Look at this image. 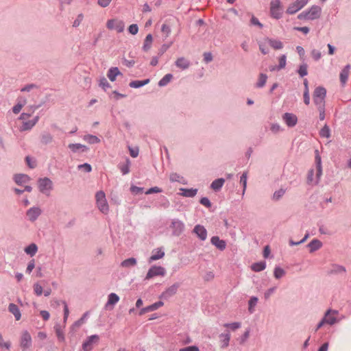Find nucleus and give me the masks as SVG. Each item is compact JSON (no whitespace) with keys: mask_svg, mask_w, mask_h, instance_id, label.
<instances>
[{"mask_svg":"<svg viewBox=\"0 0 351 351\" xmlns=\"http://www.w3.org/2000/svg\"><path fill=\"white\" fill-rule=\"evenodd\" d=\"M266 264L265 262L256 263L252 265L251 269L256 272L263 271L265 269Z\"/></svg>","mask_w":351,"mask_h":351,"instance_id":"f704fd0d","label":"nucleus"},{"mask_svg":"<svg viewBox=\"0 0 351 351\" xmlns=\"http://www.w3.org/2000/svg\"><path fill=\"white\" fill-rule=\"evenodd\" d=\"M119 75H121L119 69L117 67H112L108 70L107 76L110 81L114 82L116 80V77Z\"/></svg>","mask_w":351,"mask_h":351,"instance_id":"a878e982","label":"nucleus"},{"mask_svg":"<svg viewBox=\"0 0 351 351\" xmlns=\"http://www.w3.org/2000/svg\"><path fill=\"white\" fill-rule=\"evenodd\" d=\"M176 65L182 69H186L189 66L190 62L187 59L182 57L177 59Z\"/></svg>","mask_w":351,"mask_h":351,"instance_id":"393cba45","label":"nucleus"},{"mask_svg":"<svg viewBox=\"0 0 351 351\" xmlns=\"http://www.w3.org/2000/svg\"><path fill=\"white\" fill-rule=\"evenodd\" d=\"M11 342L8 341H3V336L1 335V333L0 332V348H5L8 350H9L10 348H11Z\"/></svg>","mask_w":351,"mask_h":351,"instance_id":"c03bdc74","label":"nucleus"},{"mask_svg":"<svg viewBox=\"0 0 351 351\" xmlns=\"http://www.w3.org/2000/svg\"><path fill=\"white\" fill-rule=\"evenodd\" d=\"M161 32L165 38H167L171 34V28L167 24H163L161 27Z\"/></svg>","mask_w":351,"mask_h":351,"instance_id":"de8ad7c7","label":"nucleus"},{"mask_svg":"<svg viewBox=\"0 0 351 351\" xmlns=\"http://www.w3.org/2000/svg\"><path fill=\"white\" fill-rule=\"evenodd\" d=\"M20 346L23 351L25 349L29 348L32 346V337L28 331L25 330L22 332Z\"/></svg>","mask_w":351,"mask_h":351,"instance_id":"6e6552de","label":"nucleus"},{"mask_svg":"<svg viewBox=\"0 0 351 351\" xmlns=\"http://www.w3.org/2000/svg\"><path fill=\"white\" fill-rule=\"evenodd\" d=\"M223 326L226 328H228L232 330H235L241 327V324L239 322H234L231 324H225Z\"/></svg>","mask_w":351,"mask_h":351,"instance_id":"09e8293b","label":"nucleus"},{"mask_svg":"<svg viewBox=\"0 0 351 351\" xmlns=\"http://www.w3.org/2000/svg\"><path fill=\"white\" fill-rule=\"evenodd\" d=\"M178 284H174V285L170 286L169 287H168L162 293V296L165 297V298L172 296V295H173L174 294L176 293V292L178 291Z\"/></svg>","mask_w":351,"mask_h":351,"instance_id":"5701e85b","label":"nucleus"},{"mask_svg":"<svg viewBox=\"0 0 351 351\" xmlns=\"http://www.w3.org/2000/svg\"><path fill=\"white\" fill-rule=\"evenodd\" d=\"M38 251L37 245L34 243H32L27 247L25 248V252L26 254H29L30 256H34Z\"/></svg>","mask_w":351,"mask_h":351,"instance_id":"c9c22d12","label":"nucleus"},{"mask_svg":"<svg viewBox=\"0 0 351 351\" xmlns=\"http://www.w3.org/2000/svg\"><path fill=\"white\" fill-rule=\"evenodd\" d=\"M52 181L47 178H40L38 180V188L40 192L49 195L50 191L52 189Z\"/></svg>","mask_w":351,"mask_h":351,"instance_id":"423d86ee","label":"nucleus"},{"mask_svg":"<svg viewBox=\"0 0 351 351\" xmlns=\"http://www.w3.org/2000/svg\"><path fill=\"white\" fill-rule=\"evenodd\" d=\"M34 291L37 295H40L43 293V287L36 283L34 285Z\"/></svg>","mask_w":351,"mask_h":351,"instance_id":"680f3d73","label":"nucleus"},{"mask_svg":"<svg viewBox=\"0 0 351 351\" xmlns=\"http://www.w3.org/2000/svg\"><path fill=\"white\" fill-rule=\"evenodd\" d=\"M165 256V252L162 248H157L152 252V255L149 258V263H152L153 261L162 258Z\"/></svg>","mask_w":351,"mask_h":351,"instance_id":"f3484780","label":"nucleus"},{"mask_svg":"<svg viewBox=\"0 0 351 351\" xmlns=\"http://www.w3.org/2000/svg\"><path fill=\"white\" fill-rule=\"evenodd\" d=\"M173 78V75L170 73L166 74L158 82L160 86H166Z\"/></svg>","mask_w":351,"mask_h":351,"instance_id":"58836bf2","label":"nucleus"},{"mask_svg":"<svg viewBox=\"0 0 351 351\" xmlns=\"http://www.w3.org/2000/svg\"><path fill=\"white\" fill-rule=\"evenodd\" d=\"M304 102L306 105H308L310 104V96H309V90H304Z\"/></svg>","mask_w":351,"mask_h":351,"instance_id":"69168bd1","label":"nucleus"},{"mask_svg":"<svg viewBox=\"0 0 351 351\" xmlns=\"http://www.w3.org/2000/svg\"><path fill=\"white\" fill-rule=\"evenodd\" d=\"M321 8L319 6L313 5L306 12L307 20H313L319 17Z\"/></svg>","mask_w":351,"mask_h":351,"instance_id":"f8f14e48","label":"nucleus"},{"mask_svg":"<svg viewBox=\"0 0 351 351\" xmlns=\"http://www.w3.org/2000/svg\"><path fill=\"white\" fill-rule=\"evenodd\" d=\"M99 336L93 335L88 337V339L83 343L82 348L85 351H90L93 348V344L97 342Z\"/></svg>","mask_w":351,"mask_h":351,"instance_id":"9d476101","label":"nucleus"},{"mask_svg":"<svg viewBox=\"0 0 351 351\" xmlns=\"http://www.w3.org/2000/svg\"><path fill=\"white\" fill-rule=\"evenodd\" d=\"M53 137L50 134H44L42 136L41 141L44 144L49 143L52 141Z\"/></svg>","mask_w":351,"mask_h":351,"instance_id":"603ef678","label":"nucleus"},{"mask_svg":"<svg viewBox=\"0 0 351 351\" xmlns=\"http://www.w3.org/2000/svg\"><path fill=\"white\" fill-rule=\"evenodd\" d=\"M84 140L90 144L99 143L100 142V139L97 136L90 134L85 136Z\"/></svg>","mask_w":351,"mask_h":351,"instance_id":"a19ab883","label":"nucleus"},{"mask_svg":"<svg viewBox=\"0 0 351 351\" xmlns=\"http://www.w3.org/2000/svg\"><path fill=\"white\" fill-rule=\"evenodd\" d=\"M315 162L317 165V178L319 180L322 173V167L321 157L317 150L315 151Z\"/></svg>","mask_w":351,"mask_h":351,"instance_id":"412c9836","label":"nucleus"},{"mask_svg":"<svg viewBox=\"0 0 351 351\" xmlns=\"http://www.w3.org/2000/svg\"><path fill=\"white\" fill-rule=\"evenodd\" d=\"M221 347L222 348H227L229 345L230 339V334L229 332L222 333L219 335Z\"/></svg>","mask_w":351,"mask_h":351,"instance_id":"4be33fe9","label":"nucleus"},{"mask_svg":"<svg viewBox=\"0 0 351 351\" xmlns=\"http://www.w3.org/2000/svg\"><path fill=\"white\" fill-rule=\"evenodd\" d=\"M83 19L84 15L82 14H78L76 19L73 21V26L75 27H78L83 21Z\"/></svg>","mask_w":351,"mask_h":351,"instance_id":"13d9d810","label":"nucleus"},{"mask_svg":"<svg viewBox=\"0 0 351 351\" xmlns=\"http://www.w3.org/2000/svg\"><path fill=\"white\" fill-rule=\"evenodd\" d=\"M308 2V0H296L294 3L289 5L287 12L290 14H293L304 8Z\"/></svg>","mask_w":351,"mask_h":351,"instance_id":"0eeeda50","label":"nucleus"},{"mask_svg":"<svg viewBox=\"0 0 351 351\" xmlns=\"http://www.w3.org/2000/svg\"><path fill=\"white\" fill-rule=\"evenodd\" d=\"M285 274V271L280 267H276L274 269V275L276 278L279 279Z\"/></svg>","mask_w":351,"mask_h":351,"instance_id":"a18cd8bd","label":"nucleus"},{"mask_svg":"<svg viewBox=\"0 0 351 351\" xmlns=\"http://www.w3.org/2000/svg\"><path fill=\"white\" fill-rule=\"evenodd\" d=\"M41 214V210L38 207L30 208L27 211V216L30 221H35Z\"/></svg>","mask_w":351,"mask_h":351,"instance_id":"2eb2a0df","label":"nucleus"},{"mask_svg":"<svg viewBox=\"0 0 351 351\" xmlns=\"http://www.w3.org/2000/svg\"><path fill=\"white\" fill-rule=\"evenodd\" d=\"M267 80V76L265 74L261 73L258 77V82L256 83V86L258 88H261L265 86Z\"/></svg>","mask_w":351,"mask_h":351,"instance_id":"ea45409f","label":"nucleus"},{"mask_svg":"<svg viewBox=\"0 0 351 351\" xmlns=\"http://www.w3.org/2000/svg\"><path fill=\"white\" fill-rule=\"evenodd\" d=\"M29 114L27 113H23L21 114L20 119L23 121L22 130H27L31 129L35 124L37 123L38 120V117H36L34 119L29 121H25L29 117Z\"/></svg>","mask_w":351,"mask_h":351,"instance_id":"1a4fd4ad","label":"nucleus"},{"mask_svg":"<svg viewBox=\"0 0 351 351\" xmlns=\"http://www.w3.org/2000/svg\"><path fill=\"white\" fill-rule=\"evenodd\" d=\"M97 205L100 211L104 214L108 213L109 206L104 191H98L95 195Z\"/></svg>","mask_w":351,"mask_h":351,"instance_id":"f03ea898","label":"nucleus"},{"mask_svg":"<svg viewBox=\"0 0 351 351\" xmlns=\"http://www.w3.org/2000/svg\"><path fill=\"white\" fill-rule=\"evenodd\" d=\"M337 314V312L335 311H330L328 310L325 314V316L324 317V319L325 322L328 324L332 325L337 322L336 315Z\"/></svg>","mask_w":351,"mask_h":351,"instance_id":"ddd939ff","label":"nucleus"},{"mask_svg":"<svg viewBox=\"0 0 351 351\" xmlns=\"http://www.w3.org/2000/svg\"><path fill=\"white\" fill-rule=\"evenodd\" d=\"M350 70V65H346L340 73V80L342 84H345L348 78L349 73Z\"/></svg>","mask_w":351,"mask_h":351,"instance_id":"b1692460","label":"nucleus"},{"mask_svg":"<svg viewBox=\"0 0 351 351\" xmlns=\"http://www.w3.org/2000/svg\"><path fill=\"white\" fill-rule=\"evenodd\" d=\"M78 169H83L86 172H90V171H91V169H92L91 166L89 164H88V163H84L83 165H80L78 166Z\"/></svg>","mask_w":351,"mask_h":351,"instance_id":"e2e57ef3","label":"nucleus"},{"mask_svg":"<svg viewBox=\"0 0 351 351\" xmlns=\"http://www.w3.org/2000/svg\"><path fill=\"white\" fill-rule=\"evenodd\" d=\"M267 45H268V44L265 42V39L264 40L263 42L259 44V49L263 54H267L268 53Z\"/></svg>","mask_w":351,"mask_h":351,"instance_id":"6e6d98bb","label":"nucleus"},{"mask_svg":"<svg viewBox=\"0 0 351 351\" xmlns=\"http://www.w3.org/2000/svg\"><path fill=\"white\" fill-rule=\"evenodd\" d=\"M225 182V180L223 178H219L214 180L211 184V188L215 191L219 190Z\"/></svg>","mask_w":351,"mask_h":351,"instance_id":"2f4dec72","label":"nucleus"},{"mask_svg":"<svg viewBox=\"0 0 351 351\" xmlns=\"http://www.w3.org/2000/svg\"><path fill=\"white\" fill-rule=\"evenodd\" d=\"M56 336L60 341L64 342L65 341V337L63 330L61 328L60 325H56L54 327Z\"/></svg>","mask_w":351,"mask_h":351,"instance_id":"473e14b6","label":"nucleus"},{"mask_svg":"<svg viewBox=\"0 0 351 351\" xmlns=\"http://www.w3.org/2000/svg\"><path fill=\"white\" fill-rule=\"evenodd\" d=\"M287 63V57L285 55H282L279 58V65L277 67V69L280 70L285 67Z\"/></svg>","mask_w":351,"mask_h":351,"instance_id":"49530a36","label":"nucleus"},{"mask_svg":"<svg viewBox=\"0 0 351 351\" xmlns=\"http://www.w3.org/2000/svg\"><path fill=\"white\" fill-rule=\"evenodd\" d=\"M265 42L273 49H281L283 47V44L281 41L274 39L265 38Z\"/></svg>","mask_w":351,"mask_h":351,"instance_id":"6ab92c4d","label":"nucleus"},{"mask_svg":"<svg viewBox=\"0 0 351 351\" xmlns=\"http://www.w3.org/2000/svg\"><path fill=\"white\" fill-rule=\"evenodd\" d=\"M311 54L312 58L316 61L319 60L322 57V53L317 49L312 50Z\"/></svg>","mask_w":351,"mask_h":351,"instance_id":"5fc2aeb1","label":"nucleus"},{"mask_svg":"<svg viewBox=\"0 0 351 351\" xmlns=\"http://www.w3.org/2000/svg\"><path fill=\"white\" fill-rule=\"evenodd\" d=\"M99 85L104 89L106 90L108 88H110V84L108 82L107 80L104 77H103L100 80Z\"/></svg>","mask_w":351,"mask_h":351,"instance_id":"0e129e2a","label":"nucleus"},{"mask_svg":"<svg viewBox=\"0 0 351 351\" xmlns=\"http://www.w3.org/2000/svg\"><path fill=\"white\" fill-rule=\"evenodd\" d=\"M210 242L213 245H215L217 248H218L220 250H225L226 247V241L220 239L219 237L217 236L213 237L210 239Z\"/></svg>","mask_w":351,"mask_h":351,"instance_id":"a211bd4d","label":"nucleus"},{"mask_svg":"<svg viewBox=\"0 0 351 351\" xmlns=\"http://www.w3.org/2000/svg\"><path fill=\"white\" fill-rule=\"evenodd\" d=\"M128 30L130 34H132V35H135L138 33V27L137 25L132 24L129 26Z\"/></svg>","mask_w":351,"mask_h":351,"instance_id":"bf43d9fd","label":"nucleus"},{"mask_svg":"<svg viewBox=\"0 0 351 351\" xmlns=\"http://www.w3.org/2000/svg\"><path fill=\"white\" fill-rule=\"evenodd\" d=\"M280 0H273L270 3V14L274 19H280L282 15Z\"/></svg>","mask_w":351,"mask_h":351,"instance_id":"39448f33","label":"nucleus"},{"mask_svg":"<svg viewBox=\"0 0 351 351\" xmlns=\"http://www.w3.org/2000/svg\"><path fill=\"white\" fill-rule=\"evenodd\" d=\"M247 172H245L243 173V175L241 177L240 182L243 184V193L245 191L246 186H247Z\"/></svg>","mask_w":351,"mask_h":351,"instance_id":"4d7b16f0","label":"nucleus"},{"mask_svg":"<svg viewBox=\"0 0 351 351\" xmlns=\"http://www.w3.org/2000/svg\"><path fill=\"white\" fill-rule=\"evenodd\" d=\"M322 243L319 240L313 239L308 243V247L310 249V252H313L314 251L319 250L322 247Z\"/></svg>","mask_w":351,"mask_h":351,"instance_id":"cd10ccee","label":"nucleus"},{"mask_svg":"<svg viewBox=\"0 0 351 351\" xmlns=\"http://www.w3.org/2000/svg\"><path fill=\"white\" fill-rule=\"evenodd\" d=\"M193 232L195 233L202 241H204L207 238V231L203 226H195L193 229Z\"/></svg>","mask_w":351,"mask_h":351,"instance_id":"4468645a","label":"nucleus"},{"mask_svg":"<svg viewBox=\"0 0 351 351\" xmlns=\"http://www.w3.org/2000/svg\"><path fill=\"white\" fill-rule=\"evenodd\" d=\"M326 90L323 87H317L313 95V102L317 107L325 106Z\"/></svg>","mask_w":351,"mask_h":351,"instance_id":"f257e3e1","label":"nucleus"},{"mask_svg":"<svg viewBox=\"0 0 351 351\" xmlns=\"http://www.w3.org/2000/svg\"><path fill=\"white\" fill-rule=\"evenodd\" d=\"M149 82V80L147 79L143 81H132L130 83V86L132 88H139L141 87L145 84H147Z\"/></svg>","mask_w":351,"mask_h":351,"instance_id":"e433bc0d","label":"nucleus"},{"mask_svg":"<svg viewBox=\"0 0 351 351\" xmlns=\"http://www.w3.org/2000/svg\"><path fill=\"white\" fill-rule=\"evenodd\" d=\"M29 178L25 174H19L14 176V181L18 184H22L29 182Z\"/></svg>","mask_w":351,"mask_h":351,"instance_id":"7c9ffc66","label":"nucleus"},{"mask_svg":"<svg viewBox=\"0 0 351 351\" xmlns=\"http://www.w3.org/2000/svg\"><path fill=\"white\" fill-rule=\"evenodd\" d=\"M285 191L281 189L274 193L273 197L274 199L278 200L285 194Z\"/></svg>","mask_w":351,"mask_h":351,"instance_id":"052dcab7","label":"nucleus"},{"mask_svg":"<svg viewBox=\"0 0 351 351\" xmlns=\"http://www.w3.org/2000/svg\"><path fill=\"white\" fill-rule=\"evenodd\" d=\"M152 42H153V37H152V34H147L146 36L145 41H144L143 49L145 51H149L152 47Z\"/></svg>","mask_w":351,"mask_h":351,"instance_id":"c85d7f7f","label":"nucleus"},{"mask_svg":"<svg viewBox=\"0 0 351 351\" xmlns=\"http://www.w3.org/2000/svg\"><path fill=\"white\" fill-rule=\"evenodd\" d=\"M26 99L23 98H20L19 99L18 104L15 105L13 108L12 111L14 114H18L20 112L22 108L26 104Z\"/></svg>","mask_w":351,"mask_h":351,"instance_id":"c756f323","label":"nucleus"},{"mask_svg":"<svg viewBox=\"0 0 351 351\" xmlns=\"http://www.w3.org/2000/svg\"><path fill=\"white\" fill-rule=\"evenodd\" d=\"M180 351H199V348L195 346H192L181 348Z\"/></svg>","mask_w":351,"mask_h":351,"instance_id":"774afa93","label":"nucleus"},{"mask_svg":"<svg viewBox=\"0 0 351 351\" xmlns=\"http://www.w3.org/2000/svg\"><path fill=\"white\" fill-rule=\"evenodd\" d=\"M200 203L207 208H210L211 206V203L207 197H202L200 199Z\"/></svg>","mask_w":351,"mask_h":351,"instance_id":"338daca9","label":"nucleus"},{"mask_svg":"<svg viewBox=\"0 0 351 351\" xmlns=\"http://www.w3.org/2000/svg\"><path fill=\"white\" fill-rule=\"evenodd\" d=\"M319 135L322 137L329 138L330 136V130L327 125H325L319 131Z\"/></svg>","mask_w":351,"mask_h":351,"instance_id":"79ce46f5","label":"nucleus"},{"mask_svg":"<svg viewBox=\"0 0 351 351\" xmlns=\"http://www.w3.org/2000/svg\"><path fill=\"white\" fill-rule=\"evenodd\" d=\"M182 192L181 193L182 195L184 197H194L197 192V189H180Z\"/></svg>","mask_w":351,"mask_h":351,"instance_id":"72a5a7b5","label":"nucleus"},{"mask_svg":"<svg viewBox=\"0 0 351 351\" xmlns=\"http://www.w3.org/2000/svg\"><path fill=\"white\" fill-rule=\"evenodd\" d=\"M120 170L123 175H125L130 171V161L128 160L126 163L120 166Z\"/></svg>","mask_w":351,"mask_h":351,"instance_id":"8fccbe9b","label":"nucleus"},{"mask_svg":"<svg viewBox=\"0 0 351 351\" xmlns=\"http://www.w3.org/2000/svg\"><path fill=\"white\" fill-rule=\"evenodd\" d=\"M9 311L12 313L16 320L21 319V315L19 307L14 304H10L8 307Z\"/></svg>","mask_w":351,"mask_h":351,"instance_id":"bb28decb","label":"nucleus"},{"mask_svg":"<svg viewBox=\"0 0 351 351\" xmlns=\"http://www.w3.org/2000/svg\"><path fill=\"white\" fill-rule=\"evenodd\" d=\"M298 73L301 77H304L307 75V65L306 64H302L298 70Z\"/></svg>","mask_w":351,"mask_h":351,"instance_id":"864d4df0","label":"nucleus"},{"mask_svg":"<svg viewBox=\"0 0 351 351\" xmlns=\"http://www.w3.org/2000/svg\"><path fill=\"white\" fill-rule=\"evenodd\" d=\"M171 227L173 229V234L176 236H179L183 232L184 225L180 221L174 220L172 221Z\"/></svg>","mask_w":351,"mask_h":351,"instance_id":"9b49d317","label":"nucleus"},{"mask_svg":"<svg viewBox=\"0 0 351 351\" xmlns=\"http://www.w3.org/2000/svg\"><path fill=\"white\" fill-rule=\"evenodd\" d=\"M258 299L256 297H252L249 301V311L253 313L254 307L256 305Z\"/></svg>","mask_w":351,"mask_h":351,"instance_id":"3c124183","label":"nucleus"},{"mask_svg":"<svg viewBox=\"0 0 351 351\" xmlns=\"http://www.w3.org/2000/svg\"><path fill=\"white\" fill-rule=\"evenodd\" d=\"M283 119L286 124L289 127L295 125L298 121L297 117L291 113H285L283 115Z\"/></svg>","mask_w":351,"mask_h":351,"instance_id":"dca6fc26","label":"nucleus"},{"mask_svg":"<svg viewBox=\"0 0 351 351\" xmlns=\"http://www.w3.org/2000/svg\"><path fill=\"white\" fill-rule=\"evenodd\" d=\"M86 316H87V313H84L83 315V316L80 319H78L77 321L74 322L73 324L72 325V328L73 329L80 328L85 322Z\"/></svg>","mask_w":351,"mask_h":351,"instance_id":"37998d69","label":"nucleus"},{"mask_svg":"<svg viewBox=\"0 0 351 351\" xmlns=\"http://www.w3.org/2000/svg\"><path fill=\"white\" fill-rule=\"evenodd\" d=\"M106 27L108 29L116 30L118 33L123 32L125 24L123 21L117 19H110L106 22Z\"/></svg>","mask_w":351,"mask_h":351,"instance_id":"7ed1b4c3","label":"nucleus"},{"mask_svg":"<svg viewBox=\"0 0 351 351\" xmlns=\"http://www.w3.org/2000/svg\"><path fill=\"white\" fill-rule=\"evenodd\" d=\"M166 274V270L161 266L154 265L148 270L145 280H149L155 276H164Z\"/></svg>","mask_w":351,"mask_h":351,"instance_id":"20e7f679","label":"nucleus"},{"mask_svg":"<svg viewBox=\"0 0 351 351\" xmlns=\"http://www.w3.org/2000/svg\"><path fill=\"white\" fill-rule=\"evenodd\" d=\"M119 301V297L117 294L114 293H111L108 295V301L106 304V308H108L109 306H113L115 304H117Z\"/></svg>","mask_w":351,"mask_h":351,"instance_id":"aec40b11","label":"nucleus"},{"mask_svg":"<svg viewBox=\"0 0 351 351\" xmlns=\"http://www.w3.org/2000/svg\"><path fill=\"white\" fill-rule=\"evenodd\" d=\"M136 265V260L134 258H130L123 261L121 265L123 267H130Z\"/></svg>","mask_w":351,"mask_h":351,"instance_id":"4c0bfd02","label":"nucleus"}]
</instances>
